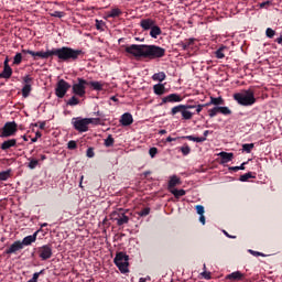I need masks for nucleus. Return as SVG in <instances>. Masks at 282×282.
<instances>
[{"instance_id":"nucleus-1","label":"nucleus","mask_w":282,"mask_h":282,"mask_svg":"<svg viewBox=\"0 0 282 282\" xmlns=\"http://www.w3.org/2000/svg\"><path fill=\"white\" fill-rule=\"evenodd\" d=\"M23 54H29L33 57V61L41 59H50L54 61V57L57 58L58 63H74L77 62L80 57L84 56V52L82 50H74L67 46L61 48L47 50L46 52L40 51L34 52L30 50H22Z\"/></svg>"},{"instance_id":"nucleus-2","label":"nucleus","mask_w":282,"mask_h":282,"mask_svg":"<svg viewBox=\"0 0 282 282\" xmlns=\"http://www.w3.org/2000/svg\"><path fill=\"white\" fill-rule=\"evenodd\" d=\"M234 99L243 107L253 106L257 102L254 91L252 89L242 90L234 95Z\"/></svg>"},{"instance_id":"nucleus-3","label":"nucleus","mask_w":282,"mask_h":282,"mask_svg":"<svg viewBox=\"0 0 282 282\" xmlns=\"http://www.w3.org/2000/svg\"><path fill=\"white\" fill-rule=\"evenodd\" d=\"M166 51L156 45H145L144 58L159 59L165 56Z\"/></svg>"},{"instance_id":"nucleus-4","label":"nucleus","mask_w":282,"mask_h":282,"mask_svg":"<svg viewBox=\"0 0 282 282\" xmlns=\"http://www.w3.org/2000/svg\"><path fill=\"white\" fill-rule=\"evenodd\" d=\"M115 264L118 267L121 273H128L129 272V256H127L124 252H117L115 259Z\"/></svg>"},{"instance_id":"nucleus-5","label":"nucleus","mask_w":282,"mask_h":282,"mask_svg":"<svg viewBox=\"0 0 282 282\" xmlns=\"http://www.w3.org/2000/svg\"><path fill=\"white\" fill-rule=\"evenodd\" d=\"M86 86H88V82L83 78H77V83L72 86V93L75 96L80 98L85 97L86 95Z\"/></svg>"},{"instance_id":"nucleus-6","label":"nucleus","mask_w":282,"mask_h":282,"mask_svg":"<svg viewBox=\"0 0 282 282\" xmlns=\"http://www.w3.org/2000/svg\"><path fill=\"white\" fill-rule=\"evenodd\" d=\"M145 46L147 45H137V44H133V45H130V46H127L124 48V51L134 56L135 58H145Z\"/></svg>"},{"instance_id":"nucleus-7","label":"nucleus","mask_w":282,"mask_h":282,"mask_svg":"<svg viewBox=\"0 0 282 282\" xmlns=\"http://www.w3.org/2000/svg\"><path fill=\"white\" fill-rule=\"evenodd\" d=\"M18 126L17 122H7L0 130V138H10L17 133Z\"/></svg>"},{"instance_id":"nucleus-8","label":"nucleus","mask_w":282,"mask_h":282,"mask_svg":"<svg viewBox=\"0 0 282 282\" xmlns=\"http://www.w3.org/2000/svg\"><path fill=\"white\" fill-rule=\"evenodd\" d=\"M70 88V85L65 82V79L58 80L56 88H55V95L63 99L67 95V90Z\"/></svg>"},{"instance_id":"nucleus-9","label":"nucleus","mask_w":282,"mask_h":282,"mask_svg":"<svg viewBox=\"0 0 282 282\" xmlns=\"http://www.w3.org/2000/svg\"><path fill=\"white\" fill-rule=\"evenodd\" d=\"M177 113L182 115L183 120H191L194 116V113L188 111V109L183 108V105H178V106H175V107L172 108L171 115L175 116Z\"/></svg>"},{"instance_id":"nucleus-10","label":"nucleus","mask_w":282,"mask_h":282,"mask_svg":"<svg viewBox=\"0 0 282 282\" xmlns=\"http://www.w3.org/2000/svg\"><path fill=\"white\" fill-rule=\"evenodd\" d=\"M72 124L74 129L78 132H87L88 131V122L87 118H73L72 119Z\"/></svg>"},{"instance_id":"nucleus-11","label":"nucleus","mask_w":282,"mask_h":282,"mask_svg":"<svg viewBox=\"0 0 282 282\" xmlns=\"http://www.w3.org/2000/svg\"><path fill=\"white\" fill-rule=\"evenodd\" d=\"M111 218L113 220H117L118 226H122L124 224H128L129 217L124 215L123 209H119L117 212H113L111 214Z\"/></svg>"},{"instance_id":"nucleus-12","label":"nucleus","mask_w":282,"mask_h":282,"mask_svg":"<svg viewBox=\"0 0 282 282\" xmlns=\"http://www.w3.org/2000/svg\"><path fill=\"white\" fill-rule=\"evenodd\" d=\"M39 257L42 261H45L50 258H52V245H44L37 249Z\"/></svg>"},{"instance_id":"nucleus-13","label":"nucleus","mask_w":282,"mask_h":282,"mask_svg":"<svg viewBox=\"0 0 282 282\" xmlns=\"http://www.w3.org/2000/svg\"><path fill=\"white\" fill-rule=\"evenodd\" d=\"M21 250H23V243H21V240H18V241H14L9 248H7L4 253L17 254Z\"/></svg>"},{"instance_id":"nucleus-14","label":"nucleus","mask_w":282,"mask_h":282,"mask_svg":"<svg viewBox=\"0 0 282 282\" xmlns=\"http://www.w3.org/2000/svg\"><path fill=\"white\" fill-rule=\"evenodd\" d=\"M245 279H246V274L241 273L240 271H235L226 275V280H229L231 282H239V281H243Z\"/></svg>"},{"instance_id":"nucleus-15","label":"nucleus","mask_w":282,"mask_h":282,"mask_svg":"<svg viewBox=\"0 0 282 282\" xmlns=\"http://www.w3.org/2000/svg\"><path fill=\"white\" fill-rule=\"evenodd\" d=\"M182 100H183V98L180 95L171 94V95L162 98V102L160 105L163 106L164 104H167V102H171V104L181 102Z\"/></svg>"},{"instance_id":"nucleus-16","label":"nucleus","mask_w":282,"mask_h":282,"mask_svg":"<svg viewBox=\"0 0 282 282\" xmlns=\"http://www.w3.org/2000/svg\"><path fill=\"white\" fill-rule=\"evenodd\" d=\"M39 236V230H36L33 235L26 236L22 239L21 243L24 248L25 246H30L33 242H36V237Z\"/></svg>"},{"instance_id":"nucleus-17","label":"nucleus","mask_w":282,"mask_h":282,"mask_svg":"<svg viewBox=\"0 0 282 282\" xmlns=\"http://www.w3.org/2000/svg\"><path fill=\"white\" fill-rule=\"evenodd\" d=\"M155 24V21L152 19H143L140 22V26L143 31H150Z\"/></svg>"},{"instance_id":"nucleus-18","label":"nucleus","mask_w":282,"mask_h":282,"mask_svg":"<svg viewBox=\"0 0 282 282\" xmlns=\"http://www.w3.org/2000/svg\"><path fill=\"white\" fill-rule=\"evenodd\" d=\"M120 123L123 127H129L133 123V118L131 113L127 112L121 116Z\"/></svg>"},{"instance_id":"nucleus-19","label":"nucleus","mask_w":282,"mask_h":282,"mask_svg":"<svg viewBox=\"0 0 282 282\" xmlns=\"http://www.w3.org/2000/svg\"><path fill=\"white\" fill-rule=\"evenodd\" d=\"M209 134V131L206 130L204 132V137H200V138H195L193 135H185V137H182L181 139L182 140H189V141H194V142H197V143H202L204 141H206V137Z\"/></svg>"},{"instance_id":"nucleus-20","label":"nucleus","mask_w":282,"mask_h":282,"mask_svg":"<svg viewBox=\"0 0 282 282\" xmlns=\"http://www.w3.org/2000/svg\"><path fill=\"white\" fill-rule=\"evenodd\" d=\"M15 147H18V144H17V139H10V140L4 141V142L0 145V149H1L2 151H8L9 149L15 148Z\"/></svg>"},{"instance_id":"nucleus-21","label":"nucleus","mask_w":282,"mask_h":282,"mask_svg":"<svg viewBox=\"0 0 282 282\" xmlns=\"http://www.w3.org/2000/svg\"><path fill=\"white\" fill-rule=\"evenodd\" d=\"M104 85L101 82H88L87 86H90L96 91H101L104 90Z\"/></svg>"},{"instance_id":"nucleus-22","label":"nucleus","mask_w":282,"mask_h":282,"mask_svg":"<svg viewBox=\"0 0 282 282\" xmlns=\"http://www.w3.org/2000/svg\"><path fill=\"white\" fill-rule=\"evenodd\" d=\"M10 77H12V67H3L0 79H10Z\"/></svg>"},{"instance_id":"nucleus-23","label":"nucleus","mask_w":282,"mask_h":282,"mask_svg":"<svg viewBox=\"0 0 282 282\" xmlns=\"http://www.w3.org/2000/svg\"><path fill=\"white\" fill-rule=\"evenodd\" d=\"M208 106L214 105L216 107L225 105V100L221 97L214 98L210 97V101L207 104Z\"/></svg>"},{"instance_id":"nucleus-24","label":"nucleus","mask_w":282,"mask_h":282,"mask_svg":"<svg viewBox=\"0 0 282 282\" xmlns=\"http://www.w3.org/2000/svg\"><path fill=\"white\" fill-rule=\"evenodd\" d=\"M154 94L158 96H162L165 94V87L163 84H158L153 86Z\"/></svg>"},{"instance_id":"nucleus-25","label":"nucleus","mask_w":282,"mask_h":282,"mask_svg":"<svg viewBox=\"0 0 282 282\" xmlns=\"http://www.w3.org/2000/svg\"><path fill=\"white\" fill-rule=\"evenodd\" d=\"M162 34L161 29L155 24L151 30H150V36L152 39H158Z\"/></svg>"},{"instance_id":"nucleus-26","label":"nucleus","mask_w":282,"mask_h":282,"mask_svg":"<svg viewBox=\"0 0 282 282\" xmlns=\"http://www.w3.org/2000/svg\"><path fill=\"white\" fill-rule=\"evenodd\" d=\"M219 155L224 163H228V162L232 161V159H234L232 153L221 152Z\"/></svg>"},{"instance_id":"nucleus-27","label":"nucleus","mask_w":282,"mask_h":282,"mask_svg":"<svg viewBox=\"0 0 282 282\" xmlns=\"http://www.w3.org/2000/svg\"><path fill=\"white\" fill-rule=\"evenodd\" d=\"M165 78H166V75H165V73H163V72L156 73V74H154V75L152 76V79H153L154 82H160V83H162L163 80H165Z\"/></svg>"},{"instance_id":"nucleus-28","label":"nucleus","mask_w":282,"mask_h":282,"mask_svg":"<svg viewBox=\"0 0 282 282\" xmlns=\"http://www.w3.org/2000/svg\"><path fill=\"white\" fill-rule=\"evenodd\" d=\"M30 93H32V85H24L22 88V97L23 98L30 97Z\"/></svg>"},{"instance_id":"nucleus-29","label":"nucleus","mask_w":282,"mask_h":282,"mask_svg":"<svg viewBox=\"0 0 282 282\" xmlns=\"http://www.w3.org/2000/svg\"><path fill=\"white\" fill-rule=\"evenodd\" d=\"M181 182H180V178L177 176H172L170 182H169V188L170 191L173 189L176 185H178Z\"/></svg>"},{"instance_id":"nucleus-30","label":"nucleus","mask_w":282,"mask_h":282,"mask_svg":"<svg viewBox=\"0 0 282 282\" xmlns=\"http://www.w3.org/2000/svg\"><path fill=\"white\" fill-rule=\"evenodd\" d=\"M12 176V170L0 172V181H8Z\"/></svg>"},{"instance_id":"nucleus-31","label":"nucleus","mask_w":282,"mask_h":282,"mask_svg":"<svg viewBox=\"0 0 282 282\" xmlns=\"http://www.w3.org/2000/svg\"><path fill=\"white\" fill-rule=\"evenodd\" d=\"M195 41V39L185 40V42L182 43L183 50L187 51L192 45H194Z\"/></svg>"},{"instance_id":"nucleus-32","label":"nucleus","mask_w":282,"mask_h":282,"mask_svg":"<svg viewBox=\"0 0 282 282\" xmlns=\"http://www.w3.org/2000/svg\"><path fill=\"white\" fill-rule=\"evenodd\" d=\"M23 62V55L21 53H17L13 57V65L19 66Z\"/></svg>"},{"instance_id":"nucleus-33","label":"nucleus","mask_w":282,"mask_h":282,"mask_svg":"<svg viewBox=\"0 0 282 282\" xmlns=\"http://www.w3.org/2000/svg\"><path fill=\"white\" fill-rule=\"evenodd\" d=\"M87 124H94V126H99L101 124V119L99 118H86Z\"/></svg>"},{"instance_id":"nucleus-34","label":"nucleus","mask_w":282,"mask_h":282,"mask_svg":"<svg viewBox=\"0 0 282 282\" xmlns=\"http://www.w3.org/2000/svg\"><path fill=\"white\" fill-rule=\"evenodd\" d=\"M122 14V12L119 9H111V11L108 13L109 18H118Z\"/></svg>"},{"instance_id":"nucleus-35","label":"nucleus","mask_w":282,"mask_h":282,"mask_svg":"<svg viewBox=\"0 0 282 282\" xmlns=\"http://www.w3.org/2000/svg\"><path fill=\"white\" fill-rule=\"evenodd\" d=\"M176 198H180L181 196H184L186 192L184 189H171L170 191Z\"/></svg>"},{"instance_id":"nucleus-36","label":"nucleus","mask_w":282,"mask_h":282,"mask_svg":"<svg viewBox=\"0 0 282 282\" xmlns=\"http://www.w3.org/2000/svg\"><path fill=\"white\" fill-rule=\"evenodd\" d=\"M225 50H227V47L221 46L219 50L216 51L215 54L218 59H223L225 57V54H224Z\"/></svg>"},{"instance_id":"nucleus-37","label":"nucleus","mask_w":282,"mask_h":282,"mask_svg":"<svg viewBox=\"0 0 282 282\" xmlns=\"http://www.w3.org/2000/svg\"><path fill=\"white\" fill-rule=\"evenodd\" d=\"M78 104H79V99L76 98V96H73V97L66 102V105H67V106H70V107L77 106Z\"/></svg>"},{"instance_id":"nucleus-38","label":"nucleus","mask_w":282,"mask_h":282,"mask_svg":"<svg viewBox=\"0 0 282 282\" xmlns=\"http://www.w3.org/2000/svg\"><path fill=\"white\" fill-rule=\"evenodd\" d=\"M219 113L224 116H229L232 113V111L228 107H218Z\"/></svg>"},{"instance_id":"nucleus-39","label":"nucleus","mask_w":282,"mask_h":282,"mask_svg":"<svg viewBox=\"0 0 282 282\" xmlns=\"http://www.w3.org/2000/svg\"><path fill=\"white\" fill-rule=\"evenodd\" d=\"M115 143V139L112 138L111 134L108 135V138L105 140V147L110 148Z\"/></svg>"},{"instance_id":"nucleus-40","label":"nucleus","mask_w":282,"mask_h":282,"mask_svg":"<svg viewBox=\"0 0 282 282\" xmlns=\"http://www.w3.org/2000/svg\"><path fill=\"white\" fill-rule=\"evenodd\" d=\"M180 150H181V152L183 153L184 156H186L191 153V148L188 147L187 143H185Z\"/></svg>"},{"instance_id":"nucleus-41","label":"nucleus","mask_w":282,"mask_h":282,"mask_svg":"<svg viewBox=\"0 0 282 282\" xmlns=\"http://www.w3.org/2000/svg\"><path fill=\"white\" fill-rule=\"evenodd\" d=\"M37 165H39V160H36V159H30V163H29V165H28V167H29L30 170L36 169Z\"/></svg>"},{"instance_id":"nucleus-42","label":"nucleus","mask_w":282,"mask_h":282,"mask_svg":"<svg viewBox=\"0 0 282 282\" xmlns=\"http://www.w3.org/2000/svg\"><path fill=\"white\" fill-rule=\"evenodd\" d=\"M249 178H256V176H253L251 172L246 173V174L240 176L241 182H247Z\"/></svg>"},{"instance_id":"nucleus-43","label":"nucleus","mask_w":282,"mask_h":282,"mask_svg":"<svg viewBox=\"0 0 282 282\" xmlns=\"http://www.w3.org/2000/svg\"><path fill=\"white\" fill-rule=\"evenodd\" d=\"M253 148H254V144H253V143L243 144V145H242V151H243V152H247V153H251V151H252Z\"/></svg>"},{"instance_id":"nucleus-44","label":"nucleus","mask_w":282,"mask_h":282,"mask_svg":"<svg viewBox=\"0 0 282 282\" xmlns=\"http://www.w3.org/2000/svg\"><path fill=\"white\" fill-rule=\"evenodd\" d=\"M217 113H219V107H214L213 109L208 110V115H209L210 118L216 117Z\"/></svg>"},{"instance_id":"nucleus-45","label":"nucleus","mask_w":282,"mask_h":282,"mask_svg":"<svg viewBox=\"0 0 282 282\" xmlns=\"http://www.w3.org/2000/svg\"><path fill=\"white\" fill-rule=\"evenodd\" d=\"M265 35H267V37H269V39H273L274 35H275V31L272 30V29H270V28H268L267 31H265Z\"/></svg>"},{"instance_id":"nucleus-46","label":"nucleus","mask_w":282,"mask_h":282,"mask_svg":"<svg viewBox=\"0 0 282 282\" xmlns=\"http://www.w3.org/2000/svg\"><path fill=\"white\" fill-rule=\"evenodd\" d=\"M150 210L151 209L149 207L143 208L141 212L138 213V215L141 216V217H145L150 214Z\"/></svg>"},{"instance_id":"nucleus-47","label":"nucleus","mask_w":282,"mask_h":282,"mask_svg":"<svg viewBox=\"0 0 282 282\" xmlns=\"http://www.w3.org/2000/svg\"><path fill=\"white\" fill-rule=\"evenodd\" d=\"M76 148H77V143L75 141L72 140L67 143L68 150H75Z\"/></svg>"},{"instance_id":"nucleus-48","label":"nucleus","mask_w":282,"mask_h":282,"mask_svg":"<svg viewBox=\"0 0 282 282\" xmlns=\"http://www.w3.org/2000/svg\"><path fill=\"white\" fill-rule=\"evenodd\" d=\"M208 106H209L208 104L196 106L195 107L196 108V113L199 115L202 112L203 108L208 107Z\"/></svg>"},{"instance_id":"nucleus-49","label":"nucleus","mask_w":282,"mask_h":282,"mask_svg":"<svg viewBox=\"0 0 282 282\" xmlns=\"http://www.w3.org/2000/svg\"><path fill=\"white\" fill-rule=\"evenodd\" d=\"M196 212H197L198 215H204V213H205L204 206L197 205L196 206Z\"/></svg>"},{"instance_id":"nucleus-50","label":"nucleus","mask_w":282,"mask_h":282,"mask_svg":"<svg viewBox=\"0 0 282 282\" xmlns=\"http://www.w3.org/2000/svg\"><path fill=\"white\" fill-rule=\"evenodd\" d=\"M149 154L153 159L158 154V149L156 148H151L149 150Z\"/></svg>"},{"instance_id":"nucleus-51","label":"nucleus","mask_w":282,"mask_h":282,"mask_svg":"<svg viewBox=\"0 0 282 282\" xmlns=\"http://www.w3.org/2000/svg\"><path fill=\"white\" fill-rule=\"evenodd\" d=\"M34 80L32 77L30 76H25L23 77V83L24 85H32L31 82Z\"/></svg>"},{"instance_id":"nucleus-52","label":"nucleus","mask_w":282,"mask_h":282,"mask_svg":"<svg viewBox=\"0 0 282 282\" xmlns=\"http://www.w3.org/2000/svg\"><path fill=\"white\" fill-rule=\"evenodd\" d=\"M44 272H45V270H41L40 272H35V273L33 274V279L39 282V278H40L41 274H43Z\"/></svg>"},{"instance_id":"nucleus-53","label":"nucleus","mask_w":282,"mask_h":282,"mask_svg":"<svg viewBox=\"0 0 282 282\" xmlns=\"http://www.w3.org/2000/svg\"><path fill=\"white\" fill-rule=\"evenodd\" d=\"M86 155H87L88 158H94V156H95L94 149H93V148H88V149H87V152H86Z\"/></svg>"},{"instance_id":"nucleus-54","label":"nucleus","mask_w":282,"mask_h":282,"mask_svg":"<svg viewBox=\"0 0 282 282\" xmlns=\"http://www.w3.org/2000/svg\"><path fill=\"white\" fill-rule=\"evenodd\" d=\"M53 17H54V18H59V19H62L63 17H65V13L55 11L54 14H53Z\"/></svg>"},{"instance_id":"nucleus-55","label":"nucleus","mask_w":282,"mask_h":282,"mask_svg":"<svg viewBox=\"0 0 282 282\" xmlns=\"http://www.w3.org/2000/svg\"><path fill=\"white\" fill-rule=\"evenodd\" d=\"M270 4H271L270 0H267V2H261L260 8L263 9V8H267Z\"/></svg>"},{"instance_id":"nucleus-56","label":"nucleus","mask_w":282,"mask_h":282,"mask_svg":"<svg viewBox=\"0 0 282 282\" xmlns=\"http://www.w3.org/2000/svg\"><path fill=\"white\" fill-rule=\"evenodd\" d=\"M182 108H183V109H186V110H189V109L196 108V106H194V105H183Z\"/></svg>"},{"instance_id":"nucleus-57","label":"nucleus","mask_w":282,"mask_h":282,"mask_svg":"<svg viewBox=\"0 0 282 282\" xmlns=\"http://www.w3.org/2000/svg\"><path fill=\"white\" fill-rule=\"evenodd\" d=\"M181 139H182V137H178V138H171V137H169L166 139V142H173V141L181 140Z\"/></svg>"},{"instance_id":"nucleus-58","label":"nucleus","mask_w":282,"mask_h":282,"mask_svg":"<svg viewBox=\"0 0 282 282\" xmlns=\"http://www.w3.org/2000/svg\"><path fill=\"white\" fill-rule=\"evenodd\" d=\"M249 251H250L253 256H256V257H259V256L264 257V254L261 253V252L253 251V250H249Z\"/></svg>"},{"instance_id":"nucleus-59","label":"nucleus","mask_w":282,"mask_h":282,"mask_svg":"<svg viewBox=\"0 0 282 282\" xmlns=\"http://www.w3.org/2000/svg\"><path fill=\"white\" fill-rule=\"evenodd\" d=\"M9 63H10V58L7 57V58L4 59L3 67H10V64H9Z\"/></svg>"},{"instance_id":"nucleus-60","label":"nucleus","mask_w":282,"mask_h":282,"mask_svg":"<svg viewBox=\"0 0 282 282\" xmlns=\"http://www.w3.org/2000/svg\"><path fill=\"white\" fill-rule=\"evenodd\" d=\"M199 221H200L203 225H205L206 219H205L204 214H203V215H200V217H199Z\"/></svg>"},{"instance_id":"nucleus-61","label":"nucleus","mask_w":282,"mask_h":282,"mask_svg":"<svg viewBox=\"0 0 282 282\" xmlns=\"http://www.w3.org/2000/svg\"><path fill=\"white\" fill-rule=\"evenodd\" d=\"M203 275H204V278L207 279V280L210 279V273H209V272H204Z\"/></svg>"},{"instance_id":"nucleus-62","label":"nucleus","mask_w":282,"mask_h":282,"mask_svg":"<svg viewBox=\"0 0 282 282\" xmlns=\"http://www.w3.org/2000/svg\"><path fill=\"white\" fill-rule=\"evenodd\" d=\"M39 127H40L41 130H44V129H45V121L40 122V126H39Z\"/></svg>"},{"instance_id":"nucleus-63","label":"nucleus","mask_w":282,"mask_h":282,"mask_svg":"<svg viewBox=\"0 0 282 282\" xmlns=\"http://www.w3.org/2000/svg\"><path fill=\"white\" fill-rule=\"evenodd\" d=\"M275 42H276L278 44L282 45V39H281V36H280L279 39H276Z\"/></svg>"},{"instance_id":"nucleus-64","label":"nucleus","mask_w":282,"mask_h":282,"mask_svg":"<svg viewBox=\"0 0 282 282\" xmlns=\"http://www.w3.org/2000/svg\"><path fill=\"white\" fill-rule=\"evenodd\" d=\"M230 170H232V171H235V172L240 171L239 166H234V167H231Z\"/></svg>"}]
</instances>
